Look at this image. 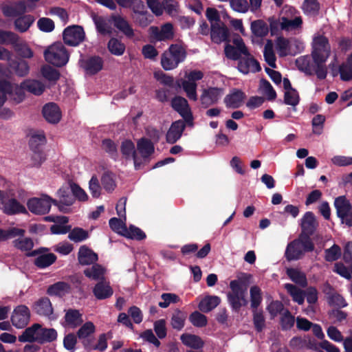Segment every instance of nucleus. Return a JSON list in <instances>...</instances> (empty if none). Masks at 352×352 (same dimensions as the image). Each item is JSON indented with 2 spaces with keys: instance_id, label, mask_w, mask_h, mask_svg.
<instances>
[{
  "instance_id": "nucleus-13",
  "label": "nucleus",
  "mask_w": 352,
  "mask_h": 352,
  "mask_svg": "<svg viewBox=\"0 0 352 352\" xmlns=\"http://www.w3.org/2000/svg\"><path fill=\"white\" fill-rule=\"evenodd\" d=\"M79 65L87 75L94 76L103 69L104 60L98 55L89 56L80 59Z\"/></svg>"
},
{
  "instance_id": "nucleus-54",
  "label": "nucleus",
  "mask_w": 352,
  "mask_h": 352,
  "mask_svg": "<svg viewBox=\"0 0 352 352\" xmlns=\"http://www.w3.org/2000/svg\"><path fill=\"white\" fill-rule=\"evenodd\" d=\"M294 316H292L289 309H286L280 316V324L281 329L283 331L289 330L294 327Z\"/></svg>"
},
{
  "instance_id": "nucleus-24",
  "label": "nucleus",
  "mask_w": 352,
  "mask_h": 352,
  "mask_svg": "<svg viewBox=\"0 0 352 352\" xmlns=\"http://www.w3.org/2000/svg\"><path fill=\"white\" fill-rule=\"evenodd\" d=\"M186 128L185 121L179 120L173 122L166 135V140L168 144H175L180 139Z\"/></svg>"
},
{
  "instance_id": "nucleus-45",
  "label": "nucleus",
  "mask_w": 352,
  "mask_h": 352,
  "mask_svg": "<svg viewBox=\"0 0 352 352\" xmlns=\"http://www.w3.org/2000/svg\"><path fill=\"white\" fill-rule=\"evenodd\" d=\"M263 56L265 60L271 67H276V58L273 50V43L271 40H267L264 47Z\"/></svg>"
},
{
  "instance_id": "nucleus-55",
  "label": "nucleus",
  "mask_w": 352,
  "mask_h": 352,
  "mask_svg": "<svg viewBox=\"0 0 352 352\" xmlns=\"http://www.w3.org/2000/svg\"><path fill=\"white\" fill-rule=\"evenodd\" d=\"M342 255L340 247L333 244L331 248L324 250V259L327 262H333L338 260Z\"/></svg>"
},
{
  "instance_id": "nucleus-41",
  "label": "nucleus",
  "mask_w": 352,
  "mask_h": 352,
  "mask_svg": "<svg viewBox=\"0 0 352 352\" xmlns=\"http://www.w3.org/2000/svg\"><path fill=\"white\" fill-rule=\"evenodd\" d=\"M284 287L294 302H297L298 305H302L304 303L305 291L291 283H286Z\"/></svg>"
},
{
  "instance_id": "nucleus-60",
  "label": "nucleus",
  "mask_w": 352,
  "mask_h": 352,
  "mask_svg": "<svg viewBox=\"0 0 352 352\" xmlns=\"http://www.w3.org/2000/svg\"><path fill=\"white\" fill-rule=\"evenodd\" d=\"M123 235L127 238L138 241H141L146 236V234L140 228L132 225L129 226V229L126 228V231Z\"/></svg>"
},
{
  "instance_id": "nucleus-27",
  "label": "nucleus",
  "mask_w": 352,
  "mask_h": 352,
  "mask_svg": "<svg viewBox=\"0 0 352 352\" xmlns=\"http://www.w3.org/2000/svg\"><path fill=\"white\" fill-rule=\"evenodd\" d=\"M64 322L62 323L63 327H69L76 328L80 326L82 322V315L79 310L74 309H69L64 316Z\"/></svg>"
},
{
  "instance_id": "nucleus-17",
  "label": "nucleus",
  "mask_w": 352,
  "mask_h": 352,
  "mask_svg": "<svg viewBox=\"0 0 352 352\" xmlns=\"http://www.w3.org/2000/svg\"><path fill=\"white\" fill-rule=\"evenodd\" d=\"M120 151L123 157L126 160H133L135 170L140 168L142 162L137 156L134 143L131 140H125L122 142Z\"/></svg>"
},
{
  "instance_id": "nucleus-38",
  "label": "nucleus",
  "mask_w": 352,
  "mask_h": 352,
  "mask_svg": "<svg viewBox=\"0 0 352 352\" xmlns=\"http://www.w3.org/2000/svg\"><path fill=\"white\" fill-rule=\"evenodd\" d=\"M250 29L254 36L257 38H263L268 34L269 26L262 19L252 21Z\"/></svg>"
},
{
  "instance_id": "nucleus-7",
  "label": "nucleus",
  "mask_w": 352,
  "mask_h": 352,
  "mask_svg": "<svg viewBox=\"0 0 352 352\" xmlns=\"http://www.w3.org/2000/svg\"><path fill=\"white\" fill-rule=\"evenodd\" d=\"M49 249L47 248H39L30 252H27L26 256L33 257L37 256L34 261V264L39 269L46 268L52 265L56 261V256L54 253H47Z\"/></svg>"
},
{
  "instance_id": "nucleus-22",
  "label": "nucleus",
  "mask_w": 352,
  "mask_h": 352,
  "mask_svg": "<svg viewBox=\"0 0 352 352\" xmlns=\"http://www.w3.org/2000/svg\"><path fill=\"white\" fill-rule=\"evenodd\" d=\"M246 95L242 90L233 89L226 96L223 102L227 108L238 109L243 104Z\"/></svg>"
},
{
  "instance_id": "nucleus-62",
  "label": "nucleus",
  "mask_w": 352,
  "mask_h": 352,
  "mask_svg": "<svg viewBox=\"0 0 352 352\" xmlns=\"http://www.w3.org/2000/svg\"><path fill=\"white\" fill-rule=\"evenodd\" d=\"M13 47L18 55L22 58H31L34 56L33 51L25 43L16 42Z\"/></svg>"
},
{
  "instance_id": "nucleus-51",
  "label": "nucleus",
  "mask_w": 352,
  "mask_h": 352,
  "mask_svg": "<svg viewBox=\"0 0 352 352\" xmlns=\"http://www.w3.org/2000/svg\"><path fill=\"white\" fill-rule=\"evenodd\" d=\"M13 246L21 252H31L34 247V242L30 237L19 238L12 241Z\"/></svg>"
},
{
  "instance_id": "nucleus-33",
  "label": "nucleus",
  "mask_w": 352,
  "mask_h": 352,
  "mask_svg": "<svg viewBox=\"0 0 352 352\" xmlns=\"http://www.w3.org/2000/svg\"><path fill=\"white\" fill-rule=\"evenodd\" d=\"M21 87L34 95L40 96L45 91V85L40 81L34 79H26L21 82Z\"/></svg>"
},
{
  "instance_id": "nucleus-2",
  "label": "nucleus",
  "mask_w": 352,
  "mask_h": 352,
  "mask_svg": "<svg viewBox=\"0 0 352 352\" xmlns=\"http://www.w3.org/2000/svg\"><path fill=\"white\" fill-rule=\"evenodd\" d=\"M57 331L54 328H46L38 323H34L26 328L18 338L21 342H37L40 344L56 341Z\"/></svg>"
},
{
  "instance_id": "nucleus-14",
  "label": "nucleus",
  "mask_w": 352,
  "mask_h": 352,
  "mask_svg": "<svg viewBox=\"0 0 352 352\" xmlns=\"http://www.w3.org/2000/svg\"><path fill=\"white\" fill-rule=\"evenodd\" d=\"M149 34L151 43L173 39L174 36L173 26L170 23L164 24L160 29L157 26H151L149 28Z\"/></svg>"
},
{
  "instance_id": "nucleus-25",
  "label": "nucleus",
  "mask_w": 352,
  "mask_h": 352,
  "mask_svg": "<svg viewBox=\"0 0 352 352\" xmlns=\"http://www.w3.org/2000/svg\"><path fill=\"white\" fill-rule=\"evenodd\" d=\"M318 226L316 217L312 212L308 211L305 213L301 219V232L313 235Z\"/></svg>"
},
{
  "instance_id": "nucleus-31",
  "label": "nucleus",
  "mask_w": 352,
  "mask_h": 352,
  "mask_svg": "<svg viewBox=\"0 0 352 352\" xmlns=\"http://www.w3.org/2000/svg\"><path fill=\"white\" fill-rule=\"evenodd\" d=\"M35 312L43 316H50L53 314V307L47 297H42L36 301L33 305Z\"/></svg>"
},
{
  "instance_id": "nucleus-20",
  "label": "nucleus",
  "mask_w": 352,
  "mask_h": 352,
  "mask_svg": "<svg viewBox=\"0 0 352 352\" xmlns=\"http://www.w3.org/2000/svg\"><path fill=\"white\" fill-rule=\"evenodd\" d=\"M210 37L211 40L217 44H219L223 41H229V30L223 23H212Z\"/></svg>"
},
{
  "instance_id": "nucleus-21",
  "label": "nucleus",
  "mask_w": 352,
  "mask_h": 352,
  "mask_svg": "<svg viewBox=\"0 0 352 352\" xmlns=\"http://www.w3.org/2000/svg\"><path fill=\"white\" fill-rule=\"evenodd\" d=\"M334 206L336 209L337 216L340 219L342 223H345L348 218L352 206L345 196H339L335 199Z\"/></svg>"
},
{
  "instance_id": "nucleus-57",
  "label": "nucleus",
  "mask_w": 352,
  "mask_h": 352,
  "mask_svg": "<svg viewBox=\"0 0 352 352\" xmlns=\"http://www.w3.org/2000/svg\"><path fill=\"white\" fill-rule=\"evenodd\" d=\"M197 84L195 82H190L187 80H183L182 88L186 94V96L193 101L197 100Z\"/></svg>"
},
{
  "instance_id": "nucleus-8",
  "label": "nucleus",
  "mask_w": 352,
  "mask_h": 352,
  "mask_svg": "<svg viewBox=\"0 0 352 352\" xmlns=\"http://www.w3.org/2000/svg\"><path fill=\"white\" fill-rule=\"evenodd\" d=\"M52 198L47 195H42L41 197H32L27 202L28 210L36 214H45L50 212Z\"/></svg>"
},
{
  "instance_id": "nucleus-19",
  "label": "nucleus",
  "mask_w": 352,
  "mask_h": 352,
  "mask_svg": "<svg viewBox=\"0 0 352 352\" xmlns=\"http://www.w3.org/2000/svg\"><path fill=\"white\" fill-rule=\"evenodd\" d=\"M95 331L96 326L91 321L84 323L78 330L76 333L78 338L81 342L85 349L90 346L89 343L94 338V334Z\"/></svg>"
},
{
  "instance_id": "nucleus-11",
  "label": "nucleus",
  "mask_w": 352,
  "mask_h": 352,
  "mask_svg": "<svg viewBox=\"0 0 352 352\" xmlns=\"http://www.w3.org/2000/svg\"><path fill=\"white\" fill-rule=\"evenodd\" d=\"M170 105L183 118L188 126L193 125V116L186 98L176 96L172 98Z\"/></svg>"
},
{
  "instance_id": "nucleus-23",
  "label": "nucleus",
  "mask_w": 352,
  "mask_h": 352,
  "mask_svg": "<svg viewBox=\"0 0 352 352\" xmlns=\"http://www.w3.org/2000/svg\"><path fill=\"white\" fill-rule=\"evenodd\" d=\"M42 113L49 123L57 124L61 119L60 109L54 102L45 104L43 107Z\"/></svg>"
},
{
  "instance_id": "nucleus-5",
  "label": "nucleus",
  "mask_w": 352,
  "mask_h": 352,
  "mask_svg": "<svg viewBox=\"0 0 352 352\" xmlns=\"http://www.w3.org/2000/svg\"><path fill=\"white\" fill-rule=\"evenodd\" d=\"M230 288L231 291L227 294L228 302L232 311L239 312L242 307L246 306L248 303L246 298V289L243 288L236 280L230 283Z\"/></svg>"
},
{
  "instance_id": "nucleus-26",
  "label": "nucleus",
  "mask_w": 352,
  "mask_h": 352,
  "mask_svg": "<svg viewBox=\"0 0 352 352\" xmlns=\"http://www.w3.org/2000/svg\"><path fill=\"white\" fill-rule=\"evenodd\" d=\"M98 259V254L86 245H82L79 248L78 252V260L80 265H91L95 263Z\"/></svg>"
},
{
  "instance_id": "nucleus-9",
  "label": "nucleus",
  "mask_w": 352,
  "mask_h": 352,
  "mask_svg": "<svg viewBox=\"0 0 352 352\" xmlns=\"http://www.w3.org/2000/svg\"><path fill=\"white\" fill-rule=\"evenodd\" d=\"M56 194L58 199L52 198L53 204L57 206L60 212L68 213L69 209L67 207L71 206L75 202V198L72 192L70 186H63L60 188Z\"/></svg>"
},
{
  "instance_id": "nucleus-64",
  "label": "nucleus",
  "mask_w": 352,
  "mask_h": 352,
  "mask_svg": "<svg viewBox=\"0 0 352 352\" xmlns=\"http://www.w3.org/2000/svg\"><path fill=\"white\" fill-rule=\"evenodd\" d=\"M260 87L267 96L268 100L272 101L276 99V92L267 80L262 78L260 80Z\"/></svg>"
},
{
  "instance_id": "nucleus-32",
  "label": "nucleus",
  "mask_w": 352,
  "mask_h": 352,
  "mask_svg": "<svg viewBox=\"0 0 352 352\" xmlns=\"http://www.w3.org/2000/svg\"><path fill=\"white\" fill-rule=\"evenodd\" d=\"M137 149L142 157L146 160L155 152L153 143L148 138H142L137 142Z\"/></svg>"
},
{
  "instance_id": "nucleus-53",
  "label": "nucleus",
  "mask_w": 352,
  "mask_h": 352,
  "mask_svg": "<svg viewBox=\"0 0 352 352\" xmlns=\"http://www.w3.org/2000/svg\"><path fill=\"white\" fill-rule=\"evenodd\" d=\"M19 41V36L13 32L0 29V44L12 45V46Z\"/></svg>"
},
{
  "instance_id": "nucleus-18",
  "label": "nucleus",
  "mask_w": 352,
  "mask_h": 352,
  "mask_svg": "<svg viewBox=\"0 0 352 352\" xmlns=\"http://www.w3.org/2000/svg\"><path fill=\"white\" fill-rule=\"evenodd\" d=\"M237 69L243 74L256 73L261 70V67L258 60L252 56H245L238 61Z\"/></svg>"
},
{
  "instance_id": "nucleus-10",
  "label": "nucleus",
  "mask_w": 352,
  "mask_h": 352,
  "mask_svg": "<svg viewBox=\"0 0 352 352\" xmlns=\"http://www.w3.org/2000/svg\"><path fill=\"white\" fill-rule=\"evenodd\" d=\"M331 54V46L329 39L323 35L315 36L312 43V58L328 59Z\"/></svg>"
},
{
  "instance_id": "nucleus-48",
  "label": "nucleus",
  "mask_w": 352,
  "mask_h": 352,
  "mask_svg": "<svg viewBox=\"0 0 352 352\" xmlns=\"http://www.w3.org/2000/svg\"><path fill=\"white\" fill-rule=\"evenodd\" d=\"M41 75L50 82H56L60 77V73L50 65H43L41 69Z\"/></svg>"
},
{
  "instance_id": "nucleus-50",
  "label": "nucleus",
  "mask_w": 352,
  "mask_h": 352,
  "mask_svg": "<svg viewBox=\"0 0 352 352\" xmlns=\"http://www.w3.org/2000/svg\"><path fill=\"white\" fill-rule=\"evenodd\" d=\"M320 8V5L318 0H305L302 5L304 13L310 16L318 15Z\"/></svg>"
},
{
  "instance_id": "nucleus-42",
  "label": "nucleus",
  "mask_w": 352,
  "mask_h": 352,
  "mask_svg": "<svg viewBox=\"0 0 352 352\" xmlns=\"http://www.w3.org/2000/svg\"><path fill=\"white\" fill-rule=\"evenodd\" d=\"M287 276L296 284L305 287L307 280L305 274L296 268H287L286 270Z\"/></svg>"
},
{
  "instance_id": "nucleus-29",
  "label": "nucleus",
  "mask_w": 352,
  "mask_h": 352,
  "mask_svg": "<svg viewBox=\"0 0 352 352\" xmlns=\"http://www.w3.org/2000/svg\"><path fill=\"white\" fill-rule=\"evenodd\" d=\"M92 292L98 300L109 298L113 294V290L109 283L103 280L97 283L94 287Z\"/></svg>"
},
{
  "instance_id": "nucleus-52",
  "label": "nucleus",
  "mask_w": 352,
  "mask_h": 352,
  "mask_svg": "<svg viewBox=\"0 0 352 352\" xmlns=\"http://www.w3.org/2000/svg\"><path fill=\"white\" fill-rule=\"evenodd\" d=\"M311 236L312 235L311 234L300 233L298 237L297 238L304 254L305 252H311L314 250L315 245L311 239Z\"/></svg>"
},
{
  "instance_id": "nucleus-30",
  "label": "nucleus",
  "mask_w": 352,
  "mask_h": 352,
  "mask_svg": "<svg viewBox=\"0 0 352 352\" xmlns=\"http://www.w3.org/2000/svg\"><path fill=\"white\" fill-rule=\"evenodd\" d=\"M285 255L289 261L298 260L304 255L301 245L297 239L288 243Z\"/></svg>"
},
{
  "instance_id": "nucleus-3",
  "label": "nucleus",
  "mask_w": 352,
  "mask_h": 352,
  "mask_svg": "<svg viewBox=\"0 0 352 352\" xmlns=\"http://www.w3.org/2000/svg\"><path fill=\"white\" fill-rule=\"evenodd\" d=\"M186 56V50L182 45L171 44L161 55V65L166 71L173 70L183 63Z\"/></svg>"
},
{
  "instance_id": "nucleus-16",
  "label": "nucleus",
  "mask_w": 352,
  "mask_h": 352,
  "mask_svg": "<svg viewBox=\"0 0 352 352\" xmlns=\"http://www.w3.org/2000/svg\"><path fill=\"white\" fill-rule=\"evenodd\" d=\"M30 318L29 308L23 305H19L14 309L11 316V322L17 329H23L27 326Z\"/></svg>"
},
{
  "instance_id": "nucleus-49",
  "label": "nucleus",
  "mask_w": 352,
  "mask_h": 352,
  "mask_svg": "<svg viewBox=\"0 0 352 352\" xmlns=\"http://www.w3.org/2000/svg\"><path fill=\"white\" fill-rule=\"evenodd\" d=\"M251 308L252 310L258 309L262 302V292L259 287L254 285L250 289Z\"/></svg>"
},
{
  "instance_id": "nucleus-61",
  "label": "nucleus",
  "mask_w": 352,
  "mask_h": 352,
  "mask_svg": "<svg viewBox=\"0 0 352 352\" xmlns=\"http://www.w3.org/2000/svg\"><path fill=\"white\" fill-rule=\"evenodd\" d=\"M189 320L195 327H206L208 323L207 317L197 311L192 312L190 315Z\"/></svg>"
},
{
  "instance_id": "nucleus-6",
  "label": "nucleus",
  "mask_w": 352,
  "mask_h": 352,
  "mask_svg": "<svg viewBox=\"0 0 352 352\" xmlns=\"http://www.w3.org/2000/svg\"><path fill=\"white\" fill-rule=\"evenodd\" d=\"M0 209L7 215L28 213L24 205L16 199L8 197L4 191L1 190Z\"/></svg>"
},
{
  "instance_id": "nucleus-59",
  "label": "nucleus",
  "mask_w": 352,
  "mask_h": 352,
  "mask_svg": "<svg viewBox=\"0 0 352 352\" xmlns=\"http://www.w3.org/2000/svg\"><path fill=\"white\" fill-rule=\"evenodd\" d=\"M300 102V96L296 89L285 91L284 93V103L295 107Z\"/></svg>"
},
{
  "instance_id": "nucleus-36",
  "label": "nucleus",
  "mask_w": 352,
  "mask_h": 352,
  "mask_svg": "<svg viewBox=\"0 0 352 352\" xmlns=\"http://www.w3.org/2000/svg\"><path fill=\"white\" fill-rule=\"evenodd\" d=\"M10 69L19 77H24L30 72V66L26 60H12L9 63Z\"/></svg>"
},
{
  "instance_id": "nucleus-4",
  "label": "nucleus",
  "mask_w": 352,
  "mask_h": 352,
  "mask_svg": "<svg viewBox=\"0 0 352 352\" xmlns=\"http://www.w3.org/2000/svg\"><path fill=\"white\" fill-rule=\"evenodd\" d=\"M44 57L47 63L60 67L67 63L69 54L61 42H56L45 50Z\"/></svg>"
},
{
  "instance_id": "nucleus-37",
  "label": "nucleus",
  "mask_w": 352,
  "mask_h": 352,
  "mask_svg": "<svg viewBox=\"0 0 352 352\" xmlns=\"http://www.w3.org/2000/svg\"><path fill=\"white\" fill-rule=\"evenodd\" d=\"M111 338V332L109 331L107 333H101L98 336V342L96 344L94 343L95 338L90 342L89 346L87 347L85 350L90 351H104L107 349L108 344H107V340L108 338Z\"/></svg>"
},
{
  "instance_id": "nucleus-34",
  "label": "nucleus",
  "mask_w": 352,
  "mask_h": 352,
  "mask_svg": "<svg viewBox=\"0 0 352 352\" xmlns=\"http://www.w3.org/2000/svg\"><path fill=\"white\" fill-rule=\"evenodd\" d=\"M34 21L35 17L31 14L19 16L14 21V28L19 32H25L34 23Z\"/></svg>"
},
{
  "instance_id": "nucleus-39",
  "label": "nucleus",
  "mask_w": 352,
  "mask_h": 352,
  "mask_svg": "<svg viewBox=\"0 0 352 352\" xmlns=\"http://www.w3.org/2000/svg\"><path fill=\"white\" fill-rule=\"evenodd\" d=\"M220 302L221 299L219 297L216 296H208L200 301L198 307L201 311L208 313L217 307Z\"/></svg>"
},
{
  "instance_id": "nucleus-35",
  "label": "nucleus",
  "mask_w": 352,
  "mask_h": 352,
  "mask_svg": "<svg viewBox=\"0 0 352 352\" xmlns=\"http://www.w3.org/2000/svg\"><path fill=\"white\" fill-rule=\"evenodd\" d=\"M180 339L185 346L194 349H201L204 346L203 340L197 335L184 333L181 336Z\"/></svg>"
},
{
  "instance_id": "nucleus-15",
  "label": "nucleus",
  "mask_w": 352,
  "mask_h": 352,
  "mask_svg": "<svg viewBox=\"0 0 352 352\" xmlns=\"http://www.w3.org/2000/svg\"><path fill=\"white\" fill-rule=\"evenodd\" d=\"M223 94V88L210 87L204 89L199 98L201 107L207 109L210 106L216 104Z\"/></svg>"
},
{
  "instance_id": "nucleus-63",
  "label": "nucleus",
  "mask_w": 352,
  "mask_h": 352,
  "mask_svg": "<svg viewBox=\"0 0 352 352\" xmlns=\"http://www.w3.org/2000/svg\"><path fill=\"white\" fill-rule=\"evenodd\" d=\"M102 149L114 160L118 157V150L116 144L111 139H104L102 142Z\"/></svg>"
},
{
  "instance_id": "nucleus-1",
  "label": "nucleus",
  "mask_w": 352,
  "mask_h": 352,
  "mask_svg": "<svg viewBox=\"0 0 352 352\" xmlns=\"http://www.w3.org/2000/svg\"><path fill=\"white\" fill-rule=\"evenodd\" d=\"M92 19L97 32L100 35H111L113 32L112 24L128 38H132L135 35L134 30L129 22L120 14H112L109 17L94 14Z\"/></svg>"
},
{
  "instance_id": "nucleus-46",
  "label": "nucleus",
  "mask_w": 352,
  "mask_h": 352,
  "mask_svg": "<svg viewBox=\"0 0 352 352\" xmlns=\"http://www.w3.org/2000/svg\"><path fill=\"white\" fill-rule=\"evenodd\" d=\"M302 19L300 16H296L293 19H289L287 17H282V30L286 31L294 30L301 28Z\"/></svg>"
},
{
  "instance_id": "nucleus-43",
  "label": "nucleus",
  "mask_w": 352,
  "mask_h": 352,
  "mask_svg": "<svg viewBox=\"0 0 352 352\" xmlns=\"http://www.w3.org/2000/svg\"><path fill=\"white\" fill-rule=\"evenodd\" d=\"M25 230L16 227L10 228L8 230L0 228V242L8 239L15 238L16 236L22 237L25 235Z\"/></svg>"
},
{
  "instance_id": "nucleus-58",
  "label": "nucleus",
  "mask_w": 352,
  "mask_h": 352,
  "mask_svg": "<svg viewBox=\"0 0 352 352\" xmlns=\"http://www.w3.org/2000/svg\"><path fill=\"white\" fill-rule=\"evenodd\" d=\"M104 269L98 264H94L91 267L87 268L84 270V274L91 279L98 280L103 276Z\"/></svg>"
},
{
  "instance_id": "nucleus-12",
  "label": "nucleus",
  "mask_w": 352,
  "mask_h": 352,
  "mask_svg": "<svg viewBox=\"0 0 352 352\" xmlns=\"http://www.w3.org/2000/svg\"><path fill=\"white\" fill-rule=\"evenodd\" d=\"M85 37L82 27L80 25H71L66 28L63 32L64 43L69 46H77L82 43Z\"/></svg>"
},
{
  "instance_id": "nucleus-44",
  "label": "nucleus",
  "mask_w": 352,
  "mask_h": 352,
  "mask_svg": "<svg viewBox=\"0 0 352 352\" xmlns=\"http://www.w3.org/2000/svg\"><path fill=\"white\" fill-rule=\"evenodd\" d=\"M46 142V138L43 133L33 134L29 140V146L31 151H43L42 146Z\"/></svg>"
},
{
  "instance_id": "nucleus-56",
  "label": "nucleus",
  "mask_w": 352,
  "mask_h": 352,
  "mask_svg": "<svg viewBox=\"0 0 352 352\" xmlns=\"http://www.w3.org/2000/svg\"><path fill=\"white\" fill-rule=\"evenodd\" d=\"M186 315L184 312L177 309L172 316L171 325L172 327L177 330H181L184 326V322Z\"/></svg>"
},
{
  "instance_id": "nucleus-28",
  "label": "nucleus",
  "mask_w": 352,
  "mask_h": 352,
  "mask_svg": "<svg viewBox=\"0 0 352 352\" xmlns=\"http://www.w3.org/2000/svg\"><path fill=\"white\" fill-rule=\"evenodd\" d=\"M71 291L72 287L69 283L64 281H58L47 287V294L51 296L62 298L69 294Z\"/></svg>"
},
{
  "instance_id": "nucleus-40",
  "label": "nucleus",
  "mask_w": 352,
  "mask_h": 352,
  "mask_svg": "<svg viewBox=\"0 0 352 352\" xmlns=\"http://www.w3.org/2000/svg\"><path fill=\"white\" fill-rule=\"evenodd\" d=\"M107 47L111 54L117 56L123 55L126 50L125 44L115 37L109 40Z\"/></svg>"
},
{
  "instance_id": "nucleus-47",
  "label": "nucleus",
  "mask_w": 352,
  "mask_h": 352,
  "mask_svg": "<svg viewBox=\"0 0 352 352\" xmlns=\"http://www.w3.org/2000/svg\"><path fill=\"white\" fill-rule=\"evenodd\" d=\"M314 63V74L316 75L319 80H324L327 75V69L325 65L327 59L321 58H312Z\"/></svg>"
}]
</instances>
